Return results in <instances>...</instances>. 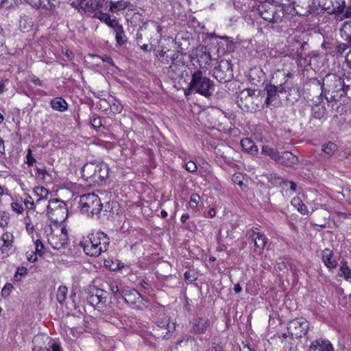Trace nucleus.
Returning a JSON list of instances; mask_svg holds the SVG:
<instances>
[{
	"mask_svg": "<svg viewBox=\"0 0 351 351\" xmlns=\"http://www.w3.org/2000/svg\"><path fill=\"white\" fill-rule=\"evenodd\" d=\"M35 193L39 196V198L36 200V204H39L43 200L47 199L49 191L47 189L43 186H38L34 190Z\"/></svg>",
	"mask_w": 351,
	"mask_h": 351,
	"instance_id": "38",
	"label": "nucleus"
},
{
	"mask_svg": "<svg viewBox=\"0 0 351 351\" xmlns=\"http://www.w3.org/2000/svg\"><path fill=\"white\" fill-rule=\"evenodd\" d=\"M9 213L5 211H0V226L5 227L8 223Z\"/></svg>",
	"mask_w": 351,
	"mask_h": 351,
	"instance_id": "47",
	"label": "nucleus"
},
{
	"mask_svg": "<svg viewBox=\"0 0 351 351\" xmlns=\"http://www.w3.org/2000/svg\"><path fill=\"white\" fill-rule=\"evenodd\" d=\"M66 204L64 202L61 201L58 199H53L49 201L48 205L47 206V214L51 213L55 210L58 209L60 207L65 206Z\"/></svg>",
	"mask_w": 351,
	"mask_h": 351,
	"instance_id": "35",
	"label": "nucleus"
},
{
	"mask_svg": "<svg viewBox=\"0 0 351 351\" xmlns=\"http://www.w3.org/2000/svg\"><path fill=\"white\" fill-rule=\"evenodd\" d=\"M25 207L29 210H34L35 208V203L32 197L27 196L23 201Z\"/></svg>",
	"mask_w": 351,
	"mask_h": 351,
	"instance_id": "49",
	"label": "nucleus"
},
{
	"mask_svg": "<svg viewBox=\"0 0 351 351\" xmlns=\"http://www.w3.org/2000/svg\"><path fill=\"white\" fill-rule=\"evenodd\" d=\"M45 246L40 239L35 241V253L40 256L44 254Z\"/></svg>",
	"mask_w": 351,
	"mask_h": 351,
	"instance_id": "46",
	"label": "nucleus"
},
{
	"mask_svg": "<svg viewBox=\"0 0 351 351\" xmlns=\"http://www.w3.org/2000/svg\"><path fill=\"white\" fill-rule=\"evenodd\" d=\"M214 89V82L208 77L203 76L201 71H197L193 73L188 88L183 89V91L185 95L195 91L208 98L213 95Z\"/></svg>",
	"mask_w": 351,
	"mask_h": 351,
	"instance_id": "4",
	"label": "nucleus"
},
{
	"mask_svg": "<svg viewBox=\"0 0 351 351\" xmlns=\"http://www.w3.org/2000/svg\"><path fill=\"white\" fill-rule=\"evenodd\" d=\"M103 7V3H99L97 0H89L83 5H80V8L83 11H95Z\"/></svg>",
	"mask_w": 351,
	"mask_h": 351,
	"instance_id": "29",
	"label": "nucleus"
},
{
	"mask_svg": "<svg viewBox=\"0 0 351 351\" xmlns=\"http://www.w3.org/2000/svg\"><path fill=\"white\" fill-rule=\"evenodd\" d=\"M80 246L83 248L84 252L90 256H99L102 252H106V250H103L102 247L94 243H90L89 240L81 242Z\"/></svg>",
	"mask_w": 351,
	"mask_h": 351,
	"instance_id": "13",
	"label": "nucleus"
},
{
	"mask_svg": "<svg viewBox=\"0 0 351 351\" xmlns=\"http://www.w3.org/2000/svg\"><path fill=\"white\" fill-rule=\"evenodd\" d=\"M258 98V95L256 94L255 90L247 88L239 93L237 103L241 109H248L250 107V104H253L254 99Z\"/></svg>",
	"mask_w": 351,
	"mask_h": 351,
	"instance_id": "10",
	"label": "nucleus"
},
{
	"mask_svg": "<svg viewBox=\"0 0 351 351\" xmlns=\"http://www.w3.org/2000/svg\"><path fill=\"white\" fill-rule=\"evenodd\" d=\"M213 76L221 83L230 81L233 77L231 62L226 60H221L213 70Z\"/></svg>",
	"mask_w": 351,
	"mask_h": 351,
	"instance_id": "6",
	"label": "nucleus"
},
{
	"mask_svg": "<svg viewBox=\"0 0 351 351\" xmlns=\"http://www.w3.org/2000/svg\"><path fill=\"white\" fill-rule=\"evenodd\" d=\"M339 271L341 272L339 276L343 277L346 280H348L351 278V269L348 265L346 261H341Z\"/></svg>",
	"mask_w": 351,
	"mask_h": 351,
	"instance_id": "36",
	"label": "nucleus"
},
{
	"mask_svg": "<svg viewBox=\"0 0 351 351\" xmlns=\"http://www.w3.org/2000/svg\"><path fill=\"white\" fill-rule=\"evenodd\" d=\"M314 80L321 85L322 93H324V97L328 102L339 101L345 95L351 98V84H346L344 79L337 74H327L322 82L317 79Z\"/></svg>",
	"mask_w": 351,
	"mask_h": 351,
	"instance_id": "1",
	"label": "nucleus"
},
{
	"mask_svg": "<svg viewBox=\"0 0 351 351\" xmlns=\"http://www.w3.org/2000/svg\"><path fill=\"white\" fill-rule=\"evenodd\" d=\"M191 324V329L194 332L204 334L210 326V322L208 319L196 317L193 319Z\"/></svg>",
	"mask_w": 351,
	"mask_h": 351,
	"instance_id": "14",
	"label": "nucleus"
},
{
	"mask_svg": "<svg viewBox=\"0 0 351 351\" xmlns=\"http://www.w3.org/2000/svg\"><path fill=\"white\" fill-rule=\"evenodd\" d=\"M67 241L68 237L66 233H51L48 237V241L51 246L58 250L64 249L67 244Z\"/></svg>",
	"mask_w": 351,
	"mask_h": 351,
	"instance_id": "11",
	"label": "nucleus"
},
{
	"mask_svg": "<svg viewBox=\"0 0 351 351\" xmlns=\"http://www.w3.org/2000/svg\"><path fill=\"white\" fill-rule=\"evenodd\" d=\"M11 206L12 210L16 212L17 213H22L23 211V208L22 205L18 202L12 203Z\"/></svg>",
	"mask_w": 351,
	"mask_h": 351,
	"instance_id": "56",
	"label": "nucleus"
},
{
	"mask_svg": "<svg viewBox=\"0 0 351 351\" xmlns=\"http://www.w3.org/2000/svg\"><path fill=\"white\" fill-rule=\"evenodd\" d=\"M36 161V160L32 156L31 149H28L27 154V163L28 165H32L33 163Z\"/></svg>",
	"mask_w": 351,
	"mask_h": 351,
	"instance_id": "61",
	"label": "nucleus"
},
{
	"mask_svg": "<svg viewBox=\"0 0 351 351\" xmlns=\"http://www.w3.org/2000/svg\"><path fill=\"white\" fill-rule=\"evenodd\" d=\"M282 184L285 186H290V190L293 193L295 191L297 188V184L294 182L289 181L287 180H282Z\"/></svg>",
	"mask_w": 351,
	"mask_h": 351,
	"instance_id": "54",
	"label": "nucleus"
},
{
	"mask_svg": "<svg viewBox=\"0 0 351 351\" xmlns=\"http://www.w3.org/2000/svg\"><path fill=\"white\" fill-rule=\"evenodd\" d=\"M286 84L287 81L284 84H280L278 86L271 84H267L265 86V90L267 93V97L265 104L267 106L274 105L280 95L287 92V88H289Z\"/></svg>",
	"mask_w": 351,
	"mask_h": 351,
	"instance_id": "8",
	"label": "nucleus"
},
{
	"mask_svg": "<svg viewBox=\"0 0 351 351\" xmlns=\"http://www.w3.org/2000/svg\"><path fill=\"white\" fill-rule=\"evenodd\" d=\"M337 145L332 142H328L323 144L322 146V151L328 157H331L335 152L337 150Z\"/></svg>",
	"mask_w": 351,
	"mask_h": 351,
	"instance_id": "34",
	"label": "nucleus"
},
{
	"mask_svg": "<svg viewBox=\"0 0 351 351\" xmlns=\"http://www.w3.org/2000/svg\"><path fill=\"white\" fill-rule=\"evenodd\" d=\"M33 25L31 19L21 16L19 21V27L22 32H28Z\"/></svg>",
	"mask_w": 351,
	"mask_h": 351,
	"instance_id": "39",
	"label": "nucleus"
},
{
	"mask_svg": "<svg viewBox=\"0 0 351 351\" xmlns=\"http://www.w3.org/2000/svg\"><path fill=\"white\" fill-rule=\"evenodd\" d=\"M252 237L254 239L255 246L260 249L263 250L267 243V238L264 234L259 232H253Z\"/></svg>",
	"mask_w": 351,
	"mask_h": 351,
	"instance_id": "27",
	"label": "nucleus"
},
{
	"mask_svg": "<svg viewBox=\"0 0 351 351\" xmlns=\"http://www.w3.org/2000/svg\"><path fill=\"white\" fill-rule=\"evenodd\" d=\"M145 29H146V23H144L143 25L141 26L138 30V32L136 34V40H137L138 45H140V43H141V40H142V38H143V34L141 32Z\"/></svg>",
	"mask_w": 351,
	"mask_h": 351,
	"instance_id": "52",
	"label": "nucleus"
},
{
	"mask_svg": "<svg viewBox=\"0 0 351 351\" xmlns=\"http://www.w3.org/2000/svg\"><path fill=\"white\" fill-rule=\"evenodd\" d=\"M326 108L324 105H318L315 106H312L311 108V114L312 117L316 119H321L324 117L326 114Z\"/></svg>",
	"mask_w": 351,
	"mask_h": 351,
	"instance_id": "33",
	"label": "nucleus"
},
{
	"mask_svg": "<svg viewBox=\"0 0 351 351\" xmlns=\"http://www.w3.org/2000/svg\"><path fill=\"white\" fill-rule=\"evenodd\" d=\"M178 72L180 80H183L184 82H187L189 80L191 81L193 75L192 71L184 62L181 64H177V73Z\"/></svg>",
	"mask_w": 351,
	"mask_h": 351,
	"instance_id": "21",
	"label": "nucleus"
},
{
	"mask_svg": "<svg viewBox=\"0 0 351 351\" xmlns=\"http://www.w3.org/2000/svg\"><path fill=\"white\" fill-rule=\"evenodd\" d=\"M297 1V5L300 6L302 8L304 7H309L311 4L313 3V0H295Z\"/></svg>",
	"mask_w": 351,
	"mask_h": 351,
	"instance_id": "55",
	"label": "nucleus"
},
{
	"mask_svg": "<svg viewBox=\"0 0 351 351\" xmlns=\"http://www.w3.org/2000/svg\"><path fill=\"white\" fill-rule=\"evenodd\" d=\"M308 351H334V349L329 341L317 339L311 343Z\"/></svg>",
	"mask_w": 351,
	"mask_h": 351,
	"instance_id": "18",
	"label": "nucleus"
},
{
	"mask_svg": "<svg viewBox=\"0 0 351 351\" xmlns=\"http://www.w3.org/2000/svg\"><path fill=\"white\" fill-rule=\"evenodd\" d=\"M323 97H324V93H322V92L320 95L315 98V99L312 100V106L322 105L321 104L323 100Z\"/></svg>",
	"mask_w": 351,
	"mask_h": 351,
	"instance_id": "57",
	"label": "nucleus"
},
{
	"mask_svg": "<svg viewBox=\"0 0 351 351\" xmlns=\"http://www.w3.org/2000/svg\"><path fill=\"white\" fill-rule=\"evenodd\" d=\"M30 81L36 86H43V81L35 75L32 77Z\"/></svg>",
	"mask_w": 351,
	"mask_h": 351,
	"instance_id": "64",
	"label": "nucleus"
},
{
	"mask_svg": "<svg viewBox=\"0 0 351 351\" xmlns=\"http://www.w3.org/2000/svg\"><path fill=\"white\" fill-rule=\"evenodd\" d=\"M265 73L262 69L259 67H254L250 71L249 79L252 84L258 86L263 84L265 81Z\"/></svg>",
	"mask_w": 351,
	"mask_h": 351,
	"instance_id": "15",
	"label": "nucleus"
},
{
	"mask_svg": "<svg viewBox=\"0 0 351 351\" xmlns=\"http://www.w3.org/2000/svg\"><path fill=\"white\" fill-rule=\"evenodd\" d=\"M348 48L351 49V43H340L335 47V52L339 55H342Z\"/></svg>",
	"mask_w": 351,
	"mask_h": 351,
	"instance_id": "45",
	"label": "nucleus"
},
{
	"mask_svg": "<svg viewBox=\"0 0 351 351\" xmlns=\"http://www.w3.org/2000/svg\"><path fill=\"white\" fill-rule=\"evenodd\" d=\"M13 235L9 232H5L0 238V249L3 252L10 249L12 245Z\"/></svg>",
	"mask_w": 351,
	"mask_h": 351,
	"instance_id": "25",
	"label": "nucleus"
},
{
	"mask_svg": "<svg viewBox=\"0 0 351 351\" xmlns=\"http://www.w3.org/2000/svg\"><path fill=\"white\" fill-rule=\"evenodd\" d=\"M197 62L202 68H206L211 62V55L206 46H201L197 55Z\"/></svg>",
	"mask_w": 351,
	"mask_h": 351,
	"instance_id": "19",
	"label": "nucleus"
},
{
	"mask_svg": "<svg viewBox=\"0 0 351 351\" xmlns=\"http://www.w3.org/2000/svg\"><path fill=\"white\" fill-rule=\"evenodd\" d=\"M96 57L98 58H100L103 62L108 63L111 66H114V62H113L112 58L110 56H106V55H105L104 56H96Z\"/></svg>",
	"mask_w": 351,
	"mask_h": 351,
	"instance_id": "58",
	"label": "nucleus"
},
{
	"mask_svg": "<svg viewBox=\"0 0 351 351\" xmlns=\"http://www.w3.org/2000/svg\"><path fill=\"white\" fill-rule=\"evenodd\" d=\"M88 238L90 243H94L102 247L103 250H108L110 244V239L104 232L101 231L93 232L88 236Z\"/></svg>",
	"mask_w": 351,
	"mask_h": 351,
	"instance_id": "12",
	"label": "nucleus"
},
{
	"mask_svg": "<svg viewBox=\"0 0 351 351\" xmlns=\"http://www.w3.org/2000/svg\"><path fill=\"white\" fill-rule=\"evenodd\" d=\"M74 201L77 203L80 212L88 217L99 216L103 208L99 197L93 193L77 196Z\"/></svg>",
	"mask_w": 351,
	"mask_h": 351,
	"instance_id": "3",
	"label": "nucleus"
},
{
	"mask_svg": "<svg viewBox=\"0 0 351 351\" xmlns=\"http://www.w3.org/2000/svg\"><path fill=\"white\" fill-rule=\"evenodd\" d=\"M40 5L48 10H55L56 8L60 4V0H39Z\"/></svg>",
	"mask_w": 351,
	"mask_h": 351,
	"instance_id": "40",
	"label": "nucleus"
},
{
	"mask_svg": "<svg viewBox=\"0 0 351 351\" xmlns=\"http://www.w3.org/2000/svg\"><path fill=\"white\" fill-rule=\"evenodd\" d=\"M67 287L66 286H60L58 289L56 298L58 302L62 304L66 300L67 294Z\"/></svg>",
	"mask_w": 351,
	"mask_h": 351,
	"instance_id": "41",
	"label": "nucleus"
},
{
	"mask_svg": "<svg viewBox=\"0 0 351 351\" xmlns=\"http://www.w3.org/2000/svg\"><path fill=\"white\" fill-rule=\"evenodd\" d=\"M309 323L303 318H295L290 321L287 326L288 332L292 338L300 339L304 337L308 330Z\"/></svg>",
	"mask_w": 351,
	"mask_h": 351,
	"instance_id": "5",
	"label": "nucleus"
},
{
	"mask_svg": "<svg viewBox=\"0 0 351 351\" xmlns=\"http://www.w3.org/2000/svg\"><path fill=\"white\" fill-rule=\"evenodd\" d=\"M260 16L265 21L277 23L281 21L283 16L282 9L277 10L276 8L269 3H263L258 8Z\"/></svg>",
	"mask_w": 351,
	"mask_h": 351,
	"instance_id": "7",
	"label": "nucleus"
},
{
	"mask_svg": "<svg viewBox=\"0 0 351 351\" xmlns=\"http://www.w3.org/2000/svg\"><path fill=\"white\" fill-rule=\"evenodd\" d=\"M345 10V1H342L341 3H338L337 6H333L331 13L335 14L337 19L339 20L340 17H343Z\"/></svg>",
	"mask_w": 351,
	"mask_h": 351,
	"instance_id": "37",
	"label": "nucleus"
},
{
	"mask_svg": "<svg viewBox=\"0 0 351 351\" xmlns=\"http://www.w3.org/2000/svg\"><path fill=\"white\" fill-rule=\"evenodd\" d=\"M351 18V5L348 7H346V10L344 12L343 17H340L339 20L341 21L343 19Z\"/></svg>",
	"mask_w": 351,
	"mask_h": 351,
	"instance_id": "63",
	"label": "nucleus"
},
{
	"mask_svg": "<svg viewBox=\"0 0 351 351\" xmlns=\"http://www.w3.org/2000/svg\"><path fill=\"white\" fill-rule=\"evenodd\" d=\"M261 154L269 156L275 162H277L279 158L280 152L276 149L272 148L268 145H264L262 147Z\"/></svg>",
	"mask_w": 351,
	"mask_h": 351,
	"instance_id": "32",
	"label": "nucleus"
},
{
	"mask_svg": "<svg viewBox=\"0 0 351 351\" xmlns=\"http://www.w3.org/2000/svg\"><path fill=\"white\" fill-rule=\"evenodd\" d=\"M91 123L95 128H100L101 126V121L99 117H94L91 119Z\"/></svg>",
	"mask_w": 351,
	"mask_h": 351,
	"instance_id": "62",
	"label": "nucleus"
},
{
	"mask_svg": "<svg viewBox=\"0 0 351 351\" xmlns=\"http://www.w3.org/2000/svg\"><path fill=\"white\" fill-rule=\"evenodd\" d=\"M50 105L53 110L60 112H64L68 108V104L62 97H60L51 99Z\"/></svg>",
	"mask_w": 351,
	"mask_h": 351,
	"instance_id": "26",
	"label": "nucleus"
},
{
	"mask_svg": "<svg viewBox=\"0 0 351 351\" xmlns=\"http://www.w3.org/2000/svg\"><path fill=\"white\" fill-rule=\"evenodd\" d=\"M129 305L134 304L141 299V295L134 289H123L121 298Z\"/></svg>",
	"mask_w": 351,
	"mask_h": 351,
	"instance_id": "16",
	"label": "nucleus"
},
{
	"mask_svg": "<svg viewBox=\"0 0 351 351\" xmlns=\"http://www.w3.org/2000/svg\"><path fill=\"white\" fill-rule=\"evenodd\" d=\"M109 289L116 299H119L121 298L123 289L120 290L118 286L114 283H111L109 285Z\"/></svg>",
	"mask_w": 351,
	"mask_h": 351,
	"instance_id": "44",
	"label": "nucleus"
},
{
	"mask_svg": "<svg viewBox=\"0 0 351 351\" xmlns=\"http://www.w3.org/2000/svg\"><path fill=\"white\" fill-rule=\"evenodd\" d=\"M49 351H62V348L59 342L53 341L51 344H49Z\"/></svg>",
	"mask_w": 351,
	"mask_h": 351,
	"instance_id": "51",
	"label": "nucleus"
},
{
	"mask_svg": "<svg viewBox=\"0 0 351 351\" xmlns=\"http://www.w3.org/2000/svg\"><path fill=\"white\" fill-rule=\"evenodd\" d=\"M108 298L109 293L106 291L96 289L88 293L86 301L92 306L102 308L106 306Z\"/></svg>",
	"mask_w": 351,
	"mask_h": 351,
	"instance_id": "9",
	"label": "nucleus"
},
{
	"mask_svg": "<svg viewBox=\"0 0 351 351\" xmlns=\"http://www.w3.org/2000/svg\"><path fill=\"white\" fill-rule=\"evenodd\" d=\"M291 205L297 208V210L302 215H308V210L305 204H303L302 199L299 197H295L291 199Z\"/></svg>",
	"mask_w": 351,
	"mask_h": 351,
	"instance_id": "30",
	"label": "nucleus"
},
{
	"mask_svg": "<svg viewBox=\"0 0 351 351\" xmlns=\"http://www.w3.org/2000/svg\"><path fill=\"white\" fill-rule=\"evenodd\" d=\"M241 145L243 149L250 154H256L258 153V147L254 142L249 138H243L241 141Z\"/></svg>",
	"mask_w": 351,
	"mask_h": 351,
	"instance_id": "24",
	"label": "nucleus"
},
{
	"mask_svg": "<svg viewBox=\"0 0 351 351\" xmlns=\"http://www.w3.org/2000/svg\"><path fill=\"white\" fill-rule=\"evenodd\" d=\"M131 5L130 2L127 1H110V10L112 12L123 10Z\"/></svg>",
	"mask_w": 351,
	"mask_h": 351,
	"instance_id": "28",
	"label": "nucleus"
},
{
	"mask_svg": "<svg viewBox=\"0 0 351 351\" xmlns=\"http://www.w3.org/2000/svg\"><path fill=\"white\" fill-rule=\"evenodd\" d=\"M27 269L24 267H18L15 272L14 278H17L18 276H23L27 274Z\"/></svg>",
	"mask_w": 351,
	"mask_h": 351,
	"instance_id": "60",
	"label": "nucleus"
},
{
	"mask_svg": "<svg viewBox=\"0 0 351 351\" xmlns=\"http://www.w3.org/2000/svg\"><path fill=\"white\" fill-rule=\"evenodd\" d=\"M13 286L10 283H7L3 287L1 290V295L3 297H7L10 294V291L12 289Z\"/></svg>",
	"mask_w": 351,
	"mask_h": 351,
	"instance_id": "50",
	"label": "nucleus"
},
{
	"mask_svg": "<svg viewBox=\"0 0 351 351\" xmlns=\"http://www.w3.org/2000/svg\"><path fill=\"white\" fill-rule=\"evenodd\" d=\"M276 162L291 167L298 163V158L290 152H282L279 154Z\"/></svg>",
	"mask_w": 351,
	"mask_h": 351,
	"instance_id": "17",
	"label": "nucleus"
},
{
	"mask_svg": "<svg viewBox=\"0 0 351 351\" xmlns=\"http://www.w3.org/2000/svg\"><path fill=\"white\" fill-rule=\"evenodd\" d=\"M93 17L99 19L101 21L105 23L112 29H114V27H117V25L119 24L117 19H111L108 14L104 13L102 12H97L95 13Z\"/></svg>",
	"mask_w": 351,
	"mask_h": 351,
	"instance_id": "23",
	"label": "nucleus"
},
{
	"mask_svg": "<svg viewBox=\"0 0 351 351\" xmlns=\"http://www.w3.org/2000/svg\"><path fill=\"white\" fill-rule=\"evenodd\" d=\"M113 30L115 33V38L117 43L120 45L125 44L127 42V40L123 26L119 23L117 27H114Z\"/></svg>",
	"mask_w": 351,
	"mask_h": 351,
	"instance_id": "31",
	"label": "nucleus"
},
{
	"mask_svg": "<svg viewBox=\"0 0 351 351\" xmlns=\"http://www.w3.org/2000/svg\"><path fill=\"white\" fill-rule=\"evenodd\" d=\"M51 220L55 222L63 221L67 216V208L66 206L60 207L57 210H55L51 213L47 214Z\"/></svg>",
	"mask_w": 351,
	"mask_h": 351,
	"instance_id": "20",
	"label": "nucleus"
},
{
	"mask_svg": "<svg viewBox=\"0 0 351 351\" xmlns=\"http://www.w3.org/2000/svg\"><path fill=\"white\" fill-rule=\"evenodd\" d=\"M181 165L191 173H194L197 169V165L192 160L186 161V159H182Z\"/></svg>",
	"mask_w": 351,
	"mask_h": 351,
	"instance_id": "42",
	"label": "nucleus"
},
{
	"mask_svg": "<svg viewBox=\"0 0 351 351\" xmlns=\"http://www.w3.org/2000/svg\"><path fill=\"white\" fill-rule=\"evenodd\" d=\"M181 53V55H183L185 57H188V59L189 60V58H190V56L189 54V52L188 51H185L184 50V49L181 47V45H178L177 44V56H176V58L178 59V53Z\"/></svg>",
	"mask_w": 351,
	"mask_h": 351,
	"instance_id": "59",
	"label": "nucleus"
},
{
	"mask_svg": "<svg viewBox=\"0 0 351 351\" xmlns=\"http://www.w3.org/2000/svg\"><path fill=\"white\" fill-rule=\"evenodd\" d=\"M200 199V197L199 195L197 193H193L191 195V199L189 202V206L194 209L197 207V204L199 203V201Z\"/></svg>",
	"mask_w": 351,
	"mask_h": 351,
	"instance_id": "48",
	"label": "nucleus"
},
{
	"mask_svg": "<svg viewBox=\"0 0 351 351\" xmlns=\"http://www.w3.org/2000/svg\"><path fill=\"white\" fill-rule=\"evenodd\" d=\"M333 255V252L328 248L322 252V261L328 268L334 269L337 265V261L332 258Z\"/></svg>",
	"mask_w": 351,
	"mask_h": 351,
	"instance_id": "22",
	"label": "nucleus"
},
{
	"mask_svg": "<svg viewBox=\"0 0 351 351\" xmlns=\"http://www.w3.org/2000/svg\"><path fill=\"white\" fill-rule=\"evenodd\" d=\"M157 326L162 329H167V332H170L171 328L173 330L176 328V324L172 323V326H170L168 319H163L157 322Z\"/></svg>",
	"mask_w": 351,
	"mask_h": 351,
	"instance_id": "43",
	"label": "nucleus"
},
{
	"mask_svg": "<svg viewBox=\"0 0 351 351\" xmlns=\"http://www.w3.org/2000/svg\"><path fill=\"white\" fill-rule=\"evenodd\" d=\"M110 109L114 113H120L123 110V106L120 104V103H114L110 105Z\"/></svg>",
	"mask_w": 351,
	"mask_h": 351,
	"instance_id": "53",
	"label": "nucleus"
},
{
	"mask_svg": "<svg viewBox=\"0 0 351 351\" xmlns=\"http://www.w3.org/2000/svg\"><path fill=\"white\" fill-rule=\"evenodd\" d=\"M108 165L102 162H88L82 168V178L89 185L101 184L108 178Z\"/></svg>",
	"mask_w": 351,
	"mask_h": 351,
	"instance_id": "2",
	"label": "nucleus"
}]
</instances>
